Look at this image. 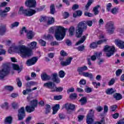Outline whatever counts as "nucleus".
Masks as SVG:
<instances>
[{
  "label": "nucleus",
  "mask_w": 124,
  "mask_h": 124,
  "mask_svg": "<svg viewBox=\"0 0 124 124\" xmlns=\"http://www.w3.org/2000/svg\"><path fill=\"white\" fill-rule=\"evenodd\" d=\"M36 45H37V43L34 41L28 44V46L29 47V48L25 45L19 46H18V49L21 57H22L23 59H26V58H30V57L31 56V50L37 49V46H36Z\"/></svg>",
  "instance_id": "nucleus-1"
},
{
  "label": "nucleus",
  "mask_w": 124,
  "mask_h": 124,
  "mask_svg": "<svg viewBox=\"0 0 124 124\" xmlns=\"http://www.w3.org/2000/svg\"><path fill=\"white\" fill-rule=\"evenodd\" d=\"M87 25H88L89 27H92V26H93V20L83 21L78 24L76 30V36L77 38H80V37L83 35V32H84L85 31H87Z\"/></svg>",
  "instance_id": "nucleus-2"
},
{
  "label": "nucleus",
  "mask_w": 124,
  "mask_h": 124,
  "mask_svg": "<svg viewBox=\"0 0 124 124\" xmlns=\"http://www.w3.org/2000/svg\"><path fill=\"white\" fill-rule=\"evenodd\" d=\"M11 67L14 70H16V64L7 62L3 64L2 68L0 70V80H2L8 74Z\"/></svg>",
  "instance_id": "nucleus-3"
},
{
  "label": "nucleus",
  "mask_w": 124,
  "mask_h": 124,
  "mask_svg": "<svg viewBox=\"0 0 124 124\" xmlns=\"http://www.w3.org/2000/svg\"><path fill=\"white\" fill-rule=\"evenodd\" d=\"M67 29H65L62 26H58L55 30L54 36L57 41H62L66 35V31Z\"/></svg>",
  "instance_id": "nucleus-4"
},
{
  "label": "nucleus",
  "mask_w": 124,
  "mask_h": 124,
  "mask_svg": "<svg viewBox=\"0 0 124 124\" xmlns=\"http://www.w3.org/2000/svg\"><path fill=\"white\" fill-rule=\"evenodd\" d=\"M44 87L51 90V92L52 93H54L55 92L61 93L63 91V88L62 87H55V84H53V82L51 81H48L47 82L45 83L44 84Z\"/></svg>",
  "instance_id": "nucleus-5"
},
{
  "label": "nucleus",
  "mask_w": 124,
  "mask_h": 124,
  "mask_svg": "<svg viewBox=\"0 0 124 124\" xmlns=\"http://www.w3.org/2000/svg\"><path fill=\"white\" fill-rule=\"evenodd\" d=\"M35 13H36V11L31 9H24V7L23 6L19 8L18 11V14L20 15L23 14L24 16H27V17H31V16H32Z\"/></svg>",
  "instance_id": "nucleus-6"
},
{
  "label": "nucleus",
  "mask_w": 124,
  "mask_h": 124,
  "mask_svg": "<svg viewBox=\"0 0 124 124\" xmlns=\"http://www.w3.org/2000/svg\"><path fill=\"white\" fill-rule=\"evenodd\" d=\"M38 105V101L37 100H33L31 101L30 105L27 106L25 107V110L28 113H31L35 110V107Z\"/></svg>",
  "instance_id": "nucleus-7"
},
{
  "label": "nucleus",
  "mask_w": 124,
  "mask_h": 124,
  "mask_svg": "<svg viewBox=\"0 0 124 124\" xmlns=\"http://www.w3.org/2000/svg\"><path fill=\"white\" fill-rule=\"evenodd\" d=\"M115 47L110 46L108 45H106L104 47V51L106 53V57L110 58L111 56H113L115 54Z\"/></svg>",
  "instance_id": "nucleus-8"
},
{
  "label": "nucleus",
  "mask_w": 124,
  "mask_h": 124,
  "mask_svg": "<svg viewBox=\"0 0 124 124\" xmlns=\"http://www.w3.org/2000/svg\"><path fill=\"white\" fill-rule=\"evenodd\" d=\"M63 108H65V109H66L68 114H71L72 112H74L75 111L76 106L75 105L73 104L66 103L63 106L62 109H63Z\"/></svg>",
  "instance_id": "nucleus-9"
},
{
  "label": "nucleus",
  "mask_w": 124,
  "mask_h": 124,
  "mask_svg": "<svg viewBox=\"0 0 124 124\" xmlns=\"http://www.w3.org/2000/svg\"><path fill=\"white\" fill-rule=\"evenodd\" d=\"M18 121H23L26 117V111H25V107H22L17 110Z\"/></svg>",
  "instance_id": "nucleus-10"
},
{
  "label": "nucleus",
  "mask_w": 124,
  "mask_h": 124,
  "mask_svg": "<svg viewBox=\"0 0 124 124\" xmlns=\"http://www.w3.org/2000/svg\"><path fill=\"white\" fill-rule=\"evenodd\" d=\"M106 29L109 34H112L114 32V30L115 28L114 27V22L108 21L106 25Z\"/></svg>",
  "instance_id": "nucleus-11"
},
{
  "label": "nucleus",
  "mask_w": 124,
  "mask_h": 124,
  "mask_svg": "<svg viewBox=\"0 0 124 124\" xmlns=\"http://www.w3.org/2000/svg\"><path fill=\"white\" fill-rule=\"evenodd\" d=\"M25 4L26 6H27L29 8H34L36 6V1L35 0H26Z\"/></svg>",
  "instance_id": "nucleus-12"
},
{
  "label": "nucleus",
  "mask_w": 124,
  "mask_h": 124,
  "mask_svg": "<svg viewBox=\"0 0 124 124\" xmlns=\"http://www.w3.org/2000/svg\"><path fill=\"white\" fill-rule=\"evenodd\" d=\"M38 61V58L37 57H33L32 58L29 59L26 62V64L28 66H31L33 64L36 63V62Z\"/></svg>",
  "instance_id": "nucleus-13"
},
{
  "label": "nucleus",
  "mask_w": 124,
  "mask_h": 124,
  "mask_svg": "<svg viewBox=\"0 0 124 124\" xmlns=\"http://www.w3.org/2000/svg\"><path fill=\"white\" fill-rule=\"evenodd\" d=\"M52 80L56 84H60L61 83V79L58 77V74L56 73L52 75Z\"/></svg>",
  "instance_id": "nucleus-14"
},
{
  "label": "nucleus",
  "mask_w": 124,
  "mask_h": 124,
  "mask_svg": "<svg viewBox=\"0 0 124 124\" xmlns=\"http://www.w3.org/2000/svg\"><path fill=\"white\" fill-rule=\"evenodd\" d=\"M41 78L42 81H49L51 80V76L47 75L46 73H43L41 75Z\"/></svg>",
  "instance_id": "nucleus-15"
},
{
  "label": "nucleus",
  "mask_w": 124,
  "mask_h": 124,
  "mask_svg": "<svg viewBox=\"0 0 124 124\" xmlns=\"http://www.w3.org/2000/svg\"><path fill=\"white\" fill-rule=\"evenodd\" d=\"M72 60H73V58L69 57L66 60L65 62H61V64L62 66H67V65H69V64L71 63V61H72Z\"/></svg>",
  "instance_id": "nucleus-16"
},
{
  "label": "nucleus",
  "mask_w": 124,
  "mask_h": 124,
  "mask_svg": "<svg viewBox=\"0 0 124 124\" xmlns=\"http://www.w3.org/2000/svg\"><path fill=\"white\" fill-rule=\"evenodd\" d=\"M115 44L120 49H124V42L120 40H115Z\"/></svg>",
  "instance_id": "nucleus-17"
},
{
  "label": "nucleus",
  "mask_w": 124,
  "mask_h": 124,
  "mask_svg": "<svg viewBox=\"0 0 124 124\" xmlns=\"http://www.w3.org/2000/svg\"><path fill=\"white\" fill-rule=\"evenodd\" d=\"M86 70H88V67H87V66H83L82 67H78L77 71L78 72L79 75H81L83 71H85Z\"/></svg>",
  "instance_id": "nucleus-18"
},
{
  "label": "nucleus",
  "mask_w": 124,
  "mask_h": 124,
  "mask_svg": "<svg viewBox=\"0 0 124 124\" xmlns=\"http://www.w3.org/2000/svg\"><path fill=\"white\" fill-rule=\"evenodd\" d=\"M82 75L84 77H88L90 78L91 81H93V75L92 73H90L89 72H83L82 73Z\"/></svg>",
  "instance_id": "nucleus-19"
},
{
  "label": "nucleus",
  "mask_w": 124,
  "mask_h": 124,
  "mask_svg": "<svg viewBox=\"0 0 124 124\" xmlns=\"http://www.w3.org/2000/svg\"><path fill=\"white\" fill-rule=\"evenodd\" d=\"M16 50V45L15 44H13L11 45L10 47L8 49V52L10 54H13Z\"/></svg>",
  "instance_id": "nucleus-20"
},
{
  "label": "nucleus",
  "mask_w": 124,
  "mask_h": 124,
  "mask_svg": "<svg viewBox=\"0 0 124 124\" xmlns=\"http://www.w3.org/2000/svg\"><path fill=\"white\" fill-rule=\"evenodd\" d=\"M82 14H83V12L81 10H78L76 11V12L73 13V17L74 18H76L77 17H81L82 16Z\"/></svg>",
  "instance_id": "nucleus-21"
},
{
  "label": "nucleus",
  "mask_w": 124,
  "mask_h": 124,
  "mask_svg": "<svg viewBox=\"0 0 124 124\" xmlns=\"http://www.w3.org/2000/svg\"><path fill=\"white\" fill-rule=\"evenodd\" d=\"M113 96L116 100H121L123 98V95L120 93H115Z\"/></svg>",
  "instance_id": "nucleus-22"
},
{
  "label": "nucleus",
  "mask_w": 124,
  "mask_h": 124,
  "mask_svg": "<svg viewBox=\"0 0 124 124\" xmlns=\"http://www.w3.org/2000/svg\"><path fill=\"white\" fill-rule=\"evenodd\" d=\"M0 107L1 108H2V109L8 110V109H9V103L5 102L0 105Z\"/></svg>",
  "instance_id": "nucleus-23"
},
{
  "label": "nucleus",
  "mask_w": 124,
  "mask_h": 124,
  "mask_svg": "<svg viewBox=\"0 0 124 124\" xmlns=\"http://www.w3.org/2000/svg\"><path fill=\"white\" fill-rule=\"evenodd\" d=\"M14 90V87L12 86L9 85H6L4 87V90L6 91L7 92H9L10 93H11V92H13V90Z\"/></svg>",
  "instance_id": "nucleus-24"
},
{
  "label": "nucleus",
  "mask_w": 124,
  "mask_h": 124,
  "mask_svg": "<svg viewBox=\"0 0 124 124\" xmlns=\"http://www.w3.org/2000/svg\"><path fill=\"white\" fill-rule=\"evenodd\" d=\"M117 91L113 88H108L106 91V93L107 94H113V93H115Z\"/></svg>",
  "instance_id": "nucleus-25"
},
{
  "label": "nucleus",
  "mask_w": 124,
  "mask_h": 124,
  "mask_svg": "<svg viewBox=\"0 0 124 124\" xmlns=\"http://www.w3.org/2000/svg\"><path fill=\"white\" fill-rule=\"evenodd\" d=\"M59 109H60V105L59 104L55 105V106L52 108L53 115H55V114H56L58 111H59Z\"/></svg>",
  "instance_id": "nucleus-26"
},
{
  "label": "nucleus",
  "mask_w": 124,
  "mask_h": 124,
  "mask_svg": "<svg viewBox=\"0 0 124 124\" xmlns=\"http://www.w3.org/2000/svg\"><path fill=\"white\" fill-rule=\"evenodd\" d=\"M5 25H1L0 27V34L1 35H3V34H4L6 31V28H5Z\"/></svg>",
  "instance_id": "nucleus-27"
},
{
  "label": "nucleus",
  "mask_w": 124,
  "mask_h": 124,
  "mask_svg": "<svg viewBox=\"0 0 124 124\" xmlns=\"http://www.w3.org/2000/svg\"><path fill=\"white\" fill-rule=\"evenodd\" d=\"M87 117L93 119V118H94V110H93V109H90L87 115Z\"/></svg>",
  "instance_id": "nucleus-28"
},
{
  "label": "nucleus",
  "mask_w": 124,
  "mask_h": 124,
  "mask_svg": "<svg viewBox=\"0 0 124 124\" xmlns=\"http://www.w3.org/2000/svg\"><path fill=\"white\" fill-rule=\"evenodd\" d=\"M74 31H75V28L71 26L69 29V36H73L74 35Z\"/></svg>",
  "instance_id": "nucleus-29"
},
{
  "label": "nucleus",
  "mask_w": 124,
  "mask_h": 124,
  "mask_svg": "<svg viewBox=\"0 0 124 124\" xmlns=\"http://www.w3.org/2000/svg\"><path fill=\"white\" fill-rule=\"evenodd\" d=\"M86 38H87V36L85 35L81 37V39L76 44V46L79 45V44H82V43H84Z\"/></svg>",
  "instance_id": "nucleus-30"
},
{
  "label": "nucleus",
  "mask_w": 124,
  "mask_h": 124,
  "mask_svg": "<svg viewBox=\"0 0 124 124\" xmlns=\"http://www.w3.org/2000/svg\"><path fill=\"white\" fill-rule=\"evenodd\" d=\"M79 102L81 103V105H86L88 101L87 100V98L86 97H83L81 98L79 100Z\"/></svg>",
  "instance_id": "nucleus-31"
},
{
  "label": "nucleus",
  "mask_w": 124,
  "mask_h": 124,
  "mask_svg": "<svg viewBox=\"0 0 124 124\" xmlns=\"http://www.w3.org/2000/svg\"><path fill=\"white\" fill-rule=\"evenodd\" d=\"M33 36H34V33L31 31L27 32V38L28 39H32Z\"/></svg>",
  "instance_id": "nucleus-32"
},
{
  "label": "nucleus",
  "mask_w": 124,
  "mask_h": 124,
  "mask_svg": "<svg viewBox=\"0 0 124 124\" xmlns=\"http://www.w3.org/2000/svg\"><path fill=\"white\" fill-rule=\"evenodd\" d=\"M100 7V5H97L93 8V12H94V15H98L99 13V11H98V8Z\"/></svg>",
  "instance_id": "nucleus-33"
},
{
  "label": "nucleus",
  "mask_w": 124,
  "mask_h": 124,
  "mask_svg": "<svg viewBox=\"0 0 124 124\" xmlns=\"http://www.w3.org/2000/svg\"><path fill=\"white\" fill-rule=\"evenodd\" d=\"M12 123V117L8 116L5 119V124H11Z\"/></svg>",
  "instance_id": "nucleus-34"
},
{
  "label": "nucleus",
  "mask_w": 124,
  "mask_h": 124,
  "mask_svg": "<svg viewBox=\"0 0 124 124\" xmlns=\"http://www.w3.org/2000/svg\"><path fill=\"white\" fill-rule=\"evenodd\" d=\"M93 2V0H88L87 4L85 6V10H87V11L89 10V8L90 7V6H91Z\"/></svg>",
  "instance_id": "nucleus-35"
},
{
  "label": "nucleus",
  "mask_w": 124,
  "mask_h": 124,
  "mask_svg": "<svg viewBox=\"0 0 124 124\" xmlns=\"http://www.w3.org/2000/svg\"><path fill=\"white\" fill-rule=\"evenodd\" d=\"M93 122H94L93 118L91 117L86 118V123L87 124H93Z\"/></svg>",
  "instance_id": "nucleus-36"
},
{
  "label": "nucleus",
  "mask_w": 124,
  "mask_h": 124,
  "mask_svg": "<svg viewBox=\"0 0 124 124\" xmlns=\"http://www.w3.org/2000/svg\"><path fill=\"white\" fill-rule=\"evenodd\" d=\"M52 110V108H51V106L48 104L46 105V114H48L50 113V111Z\"/></svg>",
  "instance_id": "nucleus-37"
},
{
  "label": "nucleus",
  "mask_w": 124,
  "mask_h": 124,
  "mask_svg": "<svg viewBox=\"0 0 124 124\" xmlns=\"http://www.w3.org/2000/svg\"><path fill=\"white\" fill-rule=\"evenodd\" d=\"M22 70H23V65L16 64V71H17L18 73H20Z\"/></svg>",
  "instance_id": "nucleus-38"
},
{
  "label": "nucleus",
  "mask_w": 124,
  "mask_h": 124,
  "mask_svg": "<svg viewBox=\"0 0 124 124\" xmlns=\"http://www.w3.org/2000/svg\"><path fill=\"white\" fill-rule=\"evenodd\" d=\"M56 13V9H55V5L54 4L50 6V14L54 15Z\"/></svg>",
  "instance_id": "nucleus-39"
},
{
  "label": "nucleus",
  "mask_w": 124,
  "mask_h": 124,
  "mask_svg": "<svg viewBox=\"0 0 124 124\" xmlns=\"http://www.w3.org/2000/svg\"><path fill=\"white\" fill-rule=\"evenodd\" d=\"M84 92L87 93H90L93 92V88L91 87H89V86H86V87L84 89Z\"/></svg>",
  "instance_id": "nucleus-40"
},
{
  "label": "nucleus",
  "mask_w": 124,
  "mask_h": 124,
  "mask_svg": "<svg viewBox=\"0 0 124 124\" xmlns=\"http://www.w3.org/2000/svg\"><path fill=\"white\" fill-rule=\"evenodd\" d=\"M122 73H123V70L118 69L115 72L116 76H117V77H119V76H121Z\"/></svg>",
  "instance_id": "nucleus-41"
},
{
  "label": "nucleus",
  "mask_w": 124,
  "mask_h": 124,
  "mask_svg": "<svg viewBox=\"0 0 124 124\" xmlns=\"http://www.w3.org/2000/svg\"><path fill=\"white\" fill-rule=\"evenodd\" d=\"M55 22L54 17H49L47 21V25H52Z\"/></svg>",
  "instance_id": "nucleus-42"
},
{
  "label": "nucleus",
  "mask_w": 124,
  "mask_h": 124,
  "mask_svg": "<svg viewBox=\"0 0 124 124\" xmlns=\"http://www.w3.org/2000/svg\"><path fill=\"white\" fill-rule=\"evenodd\" d=\"M110 11L112 14H114V15H116V14L118 13L119 9L115 7L110 10Z\"/></svg>",
  "instance_id": "nucleus-43"
},
{
  "label": "nucleus",
  "mask_w": 124,
  "mask_h": 124,
  "mask_svg": "<svg viewBox=\"0 0 124 124\" xmlns=\"http://www.w3.org/2000/svg\"><path fill=\"white\" fill-rule=\"evenodd\" d=\"M59 76L60 78H63V77H64L65 76V73H64V71L63 70H61L59 72Z\"/></svg>",
  "instance_id": "nucleus-44"
},
{
  "label": "nucleus",
  "mask_w": 124,
  "mask_h": 124,
  "mask_svg": "<svg viewBox=\"0 0 124 124\" xmlns=\"http://www.w3.org/2000/svg\"><path fill=\"white\" fill-rule=\"evenodd\" d=\"M3 47V46L2 45H0V56L1 55H4L6 51L4 50L2 48Z\"/></svg>",
  "instance_id": "nucleus-45"
},
{
  "label": "nucleus",
  "mask_w": 124,
  "mask_h": 124,
  "mask_svg": "<svg viewBox=\"0 0 124 124\" xmlns=\"http://www.w3.org/2000/svg\"><path fill=\"white\" fill-rule=\"evenodd\" d=\"M71 99H76L77 98V94L76 93H72L70 95Z\"/></svg>",
  "instance_id": "nucleus-46"
},
{
  "label": "nucleus",
  "mask_w": 124,
  "mask_h": 124,
  "mask_svg": "<svg viewBox=\"0 0 124 124\" xmlns=\"http://www.w3.org/2000/svg\"><path fill=\"white\" fill-rule=\"evenodd\" d=\"M90 47L92 49H95V48H97V44L95 42H93L90 44Z\"/></svg>",
  "instance_id": "nucleus-47"
},
{
  "label": "nucleus",
  "mask_w": 124,
  "mask_h": 124,
  "mask_svg": "<svg viewBox=\"0 0 124 124\" xmlns=\"http://www.w3.org/2000/svg\"><path fill=\"white\" fill-rule=\"evenodd\" d=\"M84 16H86V17H93L94 15L93 14H92L87 12H86L84 14Z\"/></svg>",
  "instance_id": "nucleus-48"
},
{
  "label": "nucleus",
  "mask_w": 124,
  "mask_h": 124,
  "mask_svg": "<svg viewBox=\"0 0 124 124\" xmlns=\"http://www.w3.org/2000/svg\"><path fill=\"white\" fill-rule=\"evenodd\" d=\"M77 49L79 52H82V51H84L85 50V46L82 45L81 46H79L78 47H77Z\"/></svg>",
  "instance_id": "nucleus-49"
},
{
  "label": "nucleus",
  "mask_w": 124,
  "mask_h": 124,
  "mask_svg": "<svg viewBox=\"0 0 124 124\" xmlns=\"http://www.w3.org/2000/svg\"><path fill=\"white\" fill-rule=\"evenodd\" d=\"M0 16L2 17H6L7 14H6L4 11L0 10Z\"/></svg>",
  "instance_id": "nucleus-50"
},
{
  "label": "nucleus",
  "mask_w": 124,
  "mask_h": 124,
  "mask_svg": "<svg viewBox=\"0 0 124 124\" xmlns=\"http://www.w3.org/2000/svg\"><path fill=\"white\" fill-rule=\"evenodd\" d=\"M17 86L19 88H21V87H22V81H21V79H20L19 78H18L17 79Z\"/></svg>",
  "instance_id": "nucleus-51"
},
{
  "label": "nucleus",
  "mask_w": 124,
  "mask_h": 124,
  "mask_svg": "<svg viewBox=\"0 0 124 124\" xmlns=\"http://www.w3.org/2000/svg\"><path fill=\"white\" fill-rule=\"evenodd\" d=\"M107 41V40L106 39H104L103 40H100L98 41L96 43L97 45H100V44H102L104 42H106Z\"/></svg>",
  "instance_id": "nucleus-52"
},
{
  "label": "nucleus",
  "mask_w": 124,
  "mask_h": 124,
  "mask_svg": "<svg viewBox=\"0 0 124 124\" xmlns=\"http://www.w3.org/2000/svg\"><path fill=\"white\" fill-rule=\"evenodd\" d=\"M111 7H112V4L111 3H109L107 5V10L108 12H110V11H111Z\"/></svg>",
  "instance_id": "nucleus-53"
},
{
  "label": "nucleus",
  "mask_w": 124,
  "mask_h": 124,
  "mask_svg": "<svg viewBox=\"0 0 124 124\" xmlns=\"http://www.w3.org/2000/svg\"><path fill=\"white\" fill-rule=\"evenodd\" d=\"M39 42L40 45H41V46H43L45 47V46H46V42L42 39H41L39 41Z\"/></svg>",
  "instance_id": "nucleus-54"
},
{
  "label": "nucleus",
  "mask_w": 124,
  "mask_h": 124,
  "mask_svg": "<svg viewBox=\"0 0 124 124\" xmlns=\"http://www.w3.org/2000/svg\"><path fill=\"white\" fill-rule=\"evenodd\" d=\"M62 98V96L61 95L54 96V100H60Z\"/></svg>",
  "instance_id": "nucleus-55"
},
{
  "label": "nucleus",
  "mask_w": 124,
  "mask_h": 124,
  "mask_svg": "<svg viewBox=\"0 0 124 124\" xmlns=\"http://www.w3.org/2000/svg\"><path fill=\"white\" fill-rule=\"evenodd\" d=\"M50 45L51 46H59L60 44H59V42L57 41H53L50 43Z\"/></svg>",
  "instance_id": "nucleus-56"
},
{
  "label": "nucleus",
  "mask_w": 124,
  "mask_h": 124,
  "mask_svg": "<svg viewBox=\"0 0 124 124\" xmlns=\"http://www.w3.org/2000/svg\"><path fill=\"white\" fill-rule=\"evenodd\" d=\"M79 8V5L75 4L73 5L72 7V10L75 11Z\"/></svg>",
  "instance_id": "nucleus-57"
},
{
  "label": "nucleus",
  "mask_w": 124,
  "mask_h": 124,
  "mask_svg": "<svg viewBox=\"0 0 124 124\" xmlns=\"http://www.w3.org/2000/svg\"><path fill=\"white\" fill-rule=\"evenodd\" d=\"M96 110L98 112H101L103 110V108L100 106H98L96 108Z\"/></svg>",
  "instance_id": "nucleus-58"
},
{
  "label": "nucleus",
  "mask_w": 124,
  "mask_h": 124,
  "mask_svg": "<svg viewBox=\"0 0 124 124\" xmlns=\"http://www.w3.org/2000/svg\"><path fill=\"white\" fill-rule=\"evenodd\" d=\"M32 90L31 89H26V90H24L23 91V94L24 95H26V94H27V93H31V92H32Z\"/></svg>",
  "instance_id": "nucleus-59"
},
{
  "label": "nucleus",
  "mask_w": 124,
  "mask_h": 124,
  "mask_svg": "<svg viewBox=\"0 0 124 124\" xmlns=\"http://www.w3.org/2000/svg\"><path fill=\"white\" fill-rule=\"evenodd\" d=\"M115 83V79L111 78L108 82V86H112Z\"/></svg>",
  "instance_id": "nucleus-60"
},
{
  "label": "nucleus",
  "mask_w": 124,
  "mask_h": 124,
  "mask_svg": "<svg viewBox=\"0 0 124 124\" xmlns=\"http://www.w3.org/2000/svg\"><path fill=\"white\" fill-rule=\"evenodd\" d=\"M95 55L96 57V58H97L98 60H99V59H100V57H101V56H102V52H96L95 53Z\"/></svg>",
  "instance_id": "nucleus-61"
},
{
  "label": "nucleus",
  "mask_w": 124,
  "mask_h": 124,
  "mask_svg": "<svg viewBox=\"0 0 124 124\" xmlns=\"http://www.w3.org/2000/svg\"><path fill=\"white\" fill-rule=\"evenodd\" d=\"M75 91V89H74V88L72 87L67 90V93H74Z\"/></svg>",
  "instance_id": "nucleus-62"
},
{
  "label": "nucleus",
  "mask_w": 124,
  "mask_h": 124,
  "mask_svg": "<svg viewBox=\"0 0 124 124\" xmlns=\"http://www.w3.org/2000/svg\"><path fill=\"white\" fill-rule=\"evenodd\" d=\"M59 117L60 120H64V119H65V115L62 113H60L59 114Z\"/></svg>",
  "instance_id": "nucleus-63"
},
{
  "label": "nucleus",
  "mask_w": 124,
  "mask_h": 124,
  "mask_svg": "<svg viewBox=\"0 0 124 124\" xmlns=\"http://www.w3.org/2000/svg\"><path fill=\"white\" fill-rule=\"evenodd\" d=\"M60 54L62 57H65L66 56H67V54L65 52L64 50H61L60 52Z\"/></svg>",
  "instance_id": "nucleus-64"
}]
</instances>
